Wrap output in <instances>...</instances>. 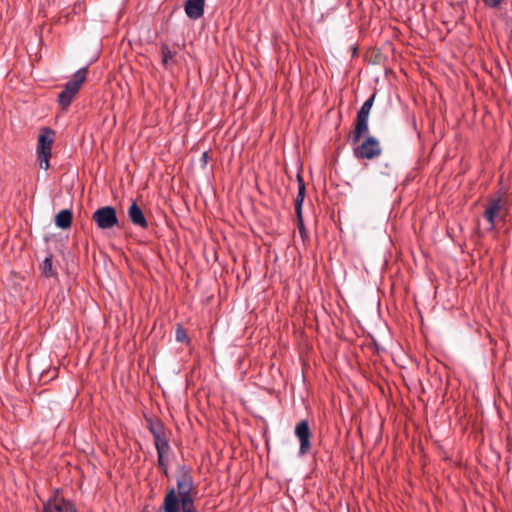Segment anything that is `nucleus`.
Here are the masks:
<instances>
[{
	"instance_id": "nucleus-1",
	"label": "nucleus",
	"mask_w": 512,
	"mask_h": 512,
	"mask_svg": "<svg viewBox=\"0 0 512 512\" xmlns=\"http://www.w3.org/2000/svg\"><path fill=\"white\" fill-rule=\"evenodd\" d=\"M375 94L371 95L359 109L354 129L349 133L348 140L353 145V154L359 160H372L382 154V147L374 136L366 137L361 143L360 139L369 132V114L373 106Z\"/></svg>"
},
{
	"instance_id": "nucleus-2",
	"label": "nucleus",
	"mask_w": 512,
	"mask_h": 512,
	"mask_svg": "<svg viewBox=\"0 0 512 512\" xmlns=\"http://www.w3.org/2000/svg\"><path fill=\"white\" fill-rule=\"evenodd\" d=\"M177 490L170 488L164 497V512H197L195 498L197 490L194 485L191 468L180 465L176 473Z\"/></svg>"
},
{
	"instance_id": "nucleus-3",
	"label": "nucleus",
	"mask_w": 512,
	"mask_h": 512,
	"mask_svg": "<svg viewBox=\"0 0 512 512\" xmlns=\"http://www.w3.org/2000/svg\"><path fill=\"white\" fill-rule=\"evenodd\" d=\"M88 74V67H83L77 70L71 80L65 85L64 89L59 93L57 101L62 110H67L74 100L75 96L80 91L81 86L86 81Z\"/></svg>"
},
{
	"instance_id": "nucleus-4",
	"label": "nucleus",
	"mask_w": 512,
	"mask_h": 512,
	"mask_svg": "<svg viewBox=\"0 0 512 512\" xmlns=\"http://www.w3.org/2000/svg\"><path fill=\"white\" fill-rule=\"evenodd\" d=\"M508 209L509 204L505 191L500 190L489 198L488 205L483 213L484 218L489 224L488 230L495 228L496 218L504 217Z\"/></svg>"
},
{
	"instance_id": "nucleus-5",
	"label": "nucleus",
	"mask_w": 512,
	"mask_h": 512,
	"mask_svg": "<svg viewBox=\"0 0 512 512\" xmlns=\"http://www.w3.org/2000/svg\"><path fill=\"white\" fill-rule=\"evenodd\" d=\"M55 131L49 127H43L38 135L37 159L40 168L48 170L50 167V158L52 155V145L54 143Z\"/></svg>"
},
{
	"instance_id": "nucleus-6",
	"label": "nucleus",
	"mask_w": 512,
	"mask_h": 512,
	"mask_svg": "<svg viewBox=\"0 0 512 512\" xmlns=\"http://www.w3.org/2000/svg\"><path fill=\"white\" fill-rule=\"evenodd\" d=\"M92 220L102 230L111 229L119 225L116 209L112 206H102L92 215Z\"/></svg>"
},
{
	"instance_id": "nucleus-7",
	"label": "nucleus",
	"mask_w": 512,
	"mask_h": 512,
	"mask_svg": "<svg viewBox=\"0 0 512 512\" xmlns=\"http://www.w3.org/2000/svg\"><path fill=\"white\" fill-rule=\"evenodd\" d=\"M295 436L299 440V455H307L311 451V437L312 432L310 429L309 422L307 420H301L295 426Z\"/></svg>"
},
{
	"instance_id": "nucleus-8",
	"label": "nucleus",
	"mask_w": 512,
	"mask_h": 512,
	"mask_svg": "<svg viewBox=\"0 0 512 512\" xmlns=\"http://www.w3.org/2000/svg\"><path fill=\"white\" fill-rule=\"evenodd\" d=\"M43 512H78L74 505L55 493L43 505Z\"/></svg>"
},
{
	"instance_id": "nucleus-9",
	"label": "nucleus",
	"mask_w": 512,
	"mask_h": 512,
	"mask_svg": "<svg viewBox=\"0 0 512 512\" xmlns=\"http://www.w3.org/2000/svg\"><path fill=\"white\" fill-rule=\"evenodd\" d=\"M128 217L132 224L137 227H140L142 229H147L149 227V223L141 207L137 204L136 201H133L130 207L128 208Z\"/></svg>"
},
{
	"instance_id": "nucleus-10",
	"label": "nucleus",
	"mask_w": 512,
	"mask_h": 512,
	"mask_svg": "<svg viewBox=\"0 0 512 512\" xmlns=\"http://www.w3.org/2000/svg\"><path fill=\"white\" fill-rule=\"evenodd\" d=\"M205 0H187L185 12L190 19L196 20L204 14Z\"/></svg>"
},
{
	"instance_id": "nucleus-11",
	"label": "nucleus",
	"mask_w": 512,
	"mask_h": 512,
	"mask_svg": "<svg viewBox=\"0 0 512 512\" xmlns=\"http://www.w3.org/2000/svg\"><path fill=\"white\" fill-rule=\"evenodd\" d=\"M147 429L153 435L154 444L167 440L164 424L160 420H147Z\"/></svg>"
},
{
	"instance_id": "nucleus-12",
	"label": "nucleus",
	"mask_w": 512,
	"mask_h": 512,
	"mask_svg": "<svg viewBox=\"0 0 512 512\" xmlns=\"http://www.w3.org/2000/svg\"><path fill=\"white\" fill-rule=\"evenodd\" d=\"M155 448L157 451V463L158 466H164V463H169V455L171 453V446L169 444V440H164L158 443H155Z\"/></svg>"
},
{
	"instance_id": "nucleus-13",
	"label": "nucleus",
	"mask_w": 512,
	"mask_h": 512,
	"mask_svg": "<svg viewBox=\"0 0 512 512\" xmlns=\"http://www.w3.org/2000/svg\"><path fill=\"white\" fill-rule=\"evenodd\" d=\"M297 182H298V194L295 199V212L297 216H300V213L302 212V204L305 198V183L303 181V178L300 174L297 175Z\"/></svg>"
},
{
	"instance_id": "nucleus-14",
	"label": "nucleus",
	"mask_w": 512,
	"mask_h": 512,
	"mask_svg": "<svg viewBox=\"0 0 512 512\" xmlns=\"http://www.w3.org/2000/svg\"><path fill=\"white\" fill-rule=\"evenodd\" d=\"M297 182H298V194L295 199V212L297 216H300V213L302 212V204L305 198V183L303 181V178L300 174L297 175Z\"/></svg>"
},
{
	"instance_id": "nucleus-15",
	"label": "nucleus",
	"mask_w": 512,
	"mask_h": 512,
	"mask_svg": "<svg viewBox=\"0 0 512 512\" xmlns=\"http://www.w3.org/2000/svg\"><path fill=\"white\" fill-rule=\"evenodd\" d=\"M73 215L71 210L64 209L61 210L55 217V224L57 227L61 229L70 228L72 224Z\"/></svg>"
},
{
	"instance_id": "nucleus-16",
	"label": "nucleus",
	"mask_w": 512,
	"mask_h": 512,
	"mask_svg": "<svg viewBox=\"0 0 512 512\" xmlns=\"http://www.w3.org/2000/svg\"><path fill=\"white\" fill-rule=\"evenodd\" d=\"M52 258V254H49L40 265L41 274L46 278L55 277L57 275L53 267Z\"/></svg>"
},
{
	"instance_id": "nucleus-17",
	"label": "nucleus",
	"mask_w": 512,
	"mask_h": 512,
	"mask_svg": "<svg viewBox=\"0 0 512 512\" xmlns=\"http://www.w3.org/2000/svg\"><path fill=\"white\" fill-rule=\"evenodd\" d=\"M175 55L176 53L172 52L167 44H161L162 64L165 67H168L170 64L174 63Z\"/></svg>"
},
{
	"instance_id": "nucleus-18",
	"label": "nucleus",
	"mask_w": 512,
	"mask_h": 512,
	"mask_svg": "<svg viewBox=\"0 0 512 512\" xmlns=\"http://www.w3.org/2000/svg\"><path fill=\"white\" fill-rule=\"evenodd\" d=\"M175 338L180 343L190 344L191 340L187 334V331L181 324H177Z\"/></svg>"
},
{
	"instance_id": "nucleus-19",
	"label": "nucleus",
	"mask_w": 512,
	"mask_h": 512,
	"mask_svg": "<svg viewBox=\"0 0 512 512\" xmlns=\"http://www.w3.org/2000/svg\"><path fill=\"white\" fill-rule=\"evenodd\" d=\"M485 6L489 8H498L504 0H482Z\"/></svg>"
},
{
	"instance_id": "nucleus-20",
	"label": "nucleus",
	"mask_w": 512,
	"mask_h": 512,
	"mask_svg": "<svg viewBox=\"0 0 512 512\" xmlns=\"http://www.w3.org/2000/svg\"><path fill=\"white\" fill-rule=\"evenodd\" d=\"M297 220H298L299 232L301 235H303V233L305 232V227H304V223H303L302 212L300 213V216H297Z\"/></svg>"
},
{
	"instance_id": "nucleus-21",
	"label": "nucleus",
	"mask_w": 512,
	"mask_h": 512,
	"mask_svg": "<svg viewBox=\"0 0 512 512\" xmlns=\"http://www.w3.org/2000/svg\"><path fill=\"white\" fill-rule=\"evenodd\" d=\"M158 467L166 477H169V469H168L167 463H164V466H158Z\"/></svg>"
},
{
	"instance_id": "nucleus-22",
	"label": "nucleus",
	"mask_w": 512,
	"mask_h": 512,
	"mask_svg": "<svg viewBox=\"0 0 512 512\" xmlns=\"http://www.w3.org/2000/svg\"><path fill=\"white\" fill-rule=\"evenodd\" d=\"M207 156H208V153H207V152H204V153H203V159H206V158H207Z\"/></svg>"
}]
</instances>
